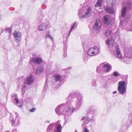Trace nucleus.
<instances>
[{
	"label": "nucleus",
	"instance_id": "obj_1",
	"mask_svg": "<svg viewBox=\"0 0 132 132\" xmlns=\"http://www.w3.org/2000/svg\"><path fill=\"white\" fill-rule=\"evenodd\" d=\"M119 46L117 45L116 46L114 50L116 52L117 57L120 60L127 64H129L132 57V47L128 48L124 52L125 56L123 57L120 52V50L119 48Z\"/></svg>",
	"mask_w": 132,
	"mask_h": 132
},
{
	"label": "nucleus",
	"instance_id": "obj_2",
	"mask_svg": "<svg viewBox=\"0 0 132 132\" xmlns=\"http://www.w3.org/2000/svg\"><path fill=\"white\" fill-rule=\"evenodd\" d=\"M118 90L119 93L123 94L126 91L125 82L124 81H120L118 82Z\"/></svg>",
	"mask_w": 132,
	"mask_h": 132
},
{
	"label": "nucleus",
	"instance_id": "obj_3",
	"mask_svg": "<svg viewBox=\"0 0 132 132\" xmlns=\"http://www.w3.org/2000/svg\"><path fill=\"white\" fill-rule=\"evenodd\" d=\"M15 118H14L13 116L11 115L10 116V120L12 123V125L14 126L15 122V120H16V125L18 126L20 123V119L19 116V114L17 113H15Z\"/></svg>",
	"mask_w": 132,
	"mask_h": 132
},
{
	"label": "nucleus",
	"instance_id": "obj_4",
	"mask_svg": "<svg viewBox=\"0 0 132 132\" xmlns=\"http://www.w3.org/2000/svg\"><path fill=\"white\" fill-rule=\"evenodd\" d=\"M65 107L64 104L58 106L55 109L56 113L58 115L60 114H66V110H65Z\"/></svg>",
	"mask_w": 132,
	"mask_h": 132
},
{
	"label": "nucleus",
	"instance_id": "obj_5",
	"mask_svg": "<svg viewBox=\"0 0 132 132\" xmlns=\"http://www.w3.org/2000/svg\"><path fill=\"white\" fill-rule=\"evenodd\" d=\"M126 4L127 6L126 7L123 6L122 9L121 16L123 18H124L126 15L127 8L128 9H130L131 7V3L130 1L127 2Z\"/></svg>",
	"mask_w": 132,
	"mask_h": 132
},
{
	"label": "nucleus",
	"instance_id": "obj_6",
	"mask_svg": "<svg viewBox=\"0 0 132 132\" xmlns=\"http://www.w3.org/2000/svg\"><path fill=\"white\" fill-rule=\"evenodd\" d=\"M13 36L16 42L20 41L21 39V33L19 31H15L14 33Z\"/></svg>",
	"mask_w": 132,
	"mask_h": 132
},
{
	"label": "nucleus",
	"instance_id": "obj_7",
	"mask_svg": "<svg viewBox=\"0 0 132 132\" xmlns=\"http://www.w3.org/2000/svg\"><path fill=\"white\" fill-rule=\"evenodd\" d=\"M76 96V94L74 93H72L70 94L68 98V100L69 101L68 102H66L65 106L66 107L67 105H70V103L75 100V98H75Z\"/></svg>",
	"mask_w": 132,
	"mask_h": 132
},
{
	"label": "nucleus",
	"instance_id": "obj_8",
	"mask_svg": "<svg viewBox=\"0 0 132 132\" xmlns=\"http://www.w3.org/2000/svg\"><path fill=\"white\" fill-rule=\"evenodd\" d=\"M77 99V101L76 102V108L78 109L81 105V102L83 101V97L80 94H79L78 95Z\"/></svg>",
	"mask_w": 132,
	"mask_h": 132
},
{
	"label": "nucleus",
	"instance_id": "obj_9",
	"mask_svg": "<svg viewBox=\"0 0 132 132\" xmlns=\"http://www.w3.org/2000/svg\"><path fill=\"white\" fill-rule=\"evenodd\" d=\"M113 39V37L111 36L110 38H108L106 41V43L109 48H111L113 46L114 42Z\"/></svg>",
	"mask_w": 132,
	"mask_h": 132
},
{
	"label": "nucleus",
	"instance_id": "obj_10",
	"mask_svg": "<svg viewBox=\"0 0 132 132\" xmlns=\"http://www.w3.org/2000/svg\"><path fill=\"white\" fill-rule=\"evenodd\" d=\"M104 23L107 25L109 24L111 21V19L110 16L107 15H104L103 19Z\"/></svg>",
	"mask_w": 132,
	"mask_h": 132
},
{
	"label": "nucleus",
	"instance_id": "obj_11",
	"mask_svg": "<svg viewBox=\"0 0 132 132\" xmlns=\"http://www.w3.org/2000/svg\"><path fill=\"white\" fill-rule=\"evenodd\" d=\"M34 78L32 76H30L27 78L24 81V83L29 85H31L34 82Z\"/></svg>",
	"mask_w": 132,
	"mask_h": 132
},
{
	"label": "nucleus",
	"instance_id": "obj_12",
	"mask_svg": "<svg viewBox=\"0 0 132 132\" xmlns=\"http://www.w3.org/2000/svg\"><path fill=\"white\" fill-rule=\"evenodd\" d=\"M104 8L106 12L110 14H112L114 12V10L112 7L106 6L104 7Z\"/></svg>",
	"mask_w": 132,
	"mask_h": 132
},
{
	"label": "nucleus",
	"instance_id": "obj_13",
	"mask_svg": "<svg viewBox=\"0 0 132 132\" xmlns=\"http://www.w3.org/2000/svg\"><path fill=\"white\" fill-rule=\"evenodd\" d=\"M101 26V24L100 22V20L97 19L95 22L94 24L93 27L94 29L98 30L99 29Z\"/></svg>",
	"mask_w": 132,
	"mask_h": 132
},
{
	"label": "nucleus",
	"instance_id": "obj_14",
	"mask_svg": "<svg viewBox=\"0 0 132 132\" xmlns=\"http://www.w3.org/2000/svg\"><path fill=\"white\" fill-rule=\"evenodd\" d=\"M112 68L111 65L109 64H104L103 66V70L106 72H109Z\"/></svg>",
	"mask_w": 132,
	"mask_h": 132
},
{
	"label": "nucleus",
	"instance_id": "obj_15",
	"mask_svg": "<svg viewBox=\"0 0 132 132\" xmlns=\"http://www.w3.org/2000/svg\"><path fill=\"white\" fill-rule=\"evenodd\" d=\"M11 100L14 104L15 103L16 104L18 103L19 102V101L18 98V96L17 94H13L12 96Z\"/></svg>",
	"mask_w": 132,
	"mask_h": 132
},
{
	"label": "nucleus",
	"instance_id": "obj_16",
	"mask_svg": "<svg viewBox=\"0 0 132 132\" xmlns=\"http://www.w3.org/2000/svg\"><path fill=\"white\" fill-rule=\"evenodd\" d=\"M47 24L45 23H43L38 26V29L39 31H42L46 29Z\"/></svg>",
	"mask_w": 132,
	"mask_h": 132
},
{
	"label": "nucleus",
	"instance_id": "obj_17",
	"mask_svg": "<svg viewBox=\"0 0 132 132\" xmlns=\"http://www.w3.org/2000/svg\"><path fill=\"white\" fill-rule=\"evenodd\" d=\"M128 22H127L125 25V28L127 30L129 31H132V21L129 22V25H128Z\"/></svg>",
	"mask_w": 132,
	"mask_h": 132
},
{
	"label": "nucleus",
	"instance_id": "obj_18",
	"mask_svg": "<svg viewBox=\"0 0 132 132\" xmlns=\"http://www.w3.org/2000/svg\"><path fill=\"white\" fill-rule=\"evenodd\" d=\"M92 50L93 51L94 56L100 52V50L98 48L97 46H94L93 47H92Z\"/></svg>",
	"mask_w": 132,
	"mask_h": 132
},
{
	"label": "nucleus",
	"instance_id": "obj_19",
	"mask_svg": "<svg viewBox=\"0 0 132 132\" xmlns=\"http://www.w3.org/2000/svg\"><path fill=\"white\" fill-rule=\"evenodd\" d=\"M55 125V123H52L50 124L48 127L47 132H53V127Z\"/></svg>",
	"mask_w": 132,
	"mask_h": 132
},
{
	"label": "nucleus",
	"instance_id": "obj_20",
	"mask_svg": "<svg viewBox=\"0 0 132 132\" xmlns=\"http://www.w3.org/2000/svg\"><path fill=\"white\" fill-rule=\"evenodd\" d=\"M92 11L90 7H88L87 9L85 15L87 17L91 16L92 15Z\"/></svg>",
	"mask_w": 132,
	"mask_h": 132
},
{
	"label": "nucleus",
	"instance_id": "obj_21",
	"mask_svg": "<svg viewBox=\"0 0 132 132\" xmlns=\"http://www.w3.org/2000/svg\"><path fill=\"white\" fill-rule=\"evenodd\" d=\"M75 110V109L73 107L68 106L67 109L66 110V113L68 114H70L73 112Z\"/></svg>",
	"mask_w": 132,
	"mask_h": 132
},
{
	"label": "nucleus",
	"instance_id": "obj_22",
	"mask_svg": "<svg viewBox=\"0 0 132 132\" xmlns=\"http://www.w3.org/2000/svg\"><path fill=\"white\" fill-rule=\"evenodd\" d=\"M42 59L39 58H36L32 60V61L36 64H40L42 61Z\"/></svg>",
	"mask_w": 132,
	"mask_h": 132
},
{
	"label": "nucleus",
	"instance_id": "obj_23",
	"mask_svg": "<svg viewBox=\"0 0 132 132\" xmlns=\"http://www.w3.org/2000/svg\"><path fill=\"white\" fill-rule=\"evenodd\" d=\"M54 77L55 78V81L56 82L57 81H61L62 80L61 76L59 75H55L54 76Z\"/></svg>",
	"mask_w": 132,
	"mask_h": 132
},
{
	"label": "nucleus",
	"instance_id": "obj_24",
	"mask_svg": "<svg viewBox=\"0 0 132 132\" xmlns=\"http://www.w3.org/2000/svg\"><path fill=\"white\" fill-rule=\"evenodd\" d=\"M89 55L87 53H84L83 55V58L85 61L87 60L89 58Z\"/></svg>",
	"mask_w": 132,
	"mask_h": 132
},
{
	"label": "nucleus",
	"instance_id": "obj_25",
	"mask_svg": "<svg viewBox=\"0 0 132 132\" xmlns=\"http://www.w3.org/2000/svg\"><path fill=\"white\" fill-rule=\"evenodd\" d=\"M44 70V69L41 67L39 68L36 71V73L40 74L43 72Z\"/></svg>",
	"mask_w": 132,
	"mask_h": 132
},
{
	"label": "nucleus",
	"instance_id": "obj_26",
	"mask_svg": "<svg viewBox=\"0 0 132 132\" xmlns=\"http://www.w3.org/2000/svg\"><path fill=\"white\" fill-rule=\"evenodd\" d=\"M103 64H101L97 68L96 72H97L99 73L100 72L101 69L102 67L103 68Z\"/></svg>",
	"mask_w": 132,
	"mask_h": 132
},
{
	"label": "nucleus",
	"instance_id": "obj_27",
	"mask_svg": "<svg viewBox=\"0 0 132 132\" xmlns=\"http://www.w3.org/2000/svg\"><path fill=\"white\" fill-rule=\"evenodd\" d=\"M92 49H93L92 48H91L88 51L87 53L88 54V55H89V56H94V53H93V51L92 50Z\"/></svg>",
	"mask_w": 132,
	"mask_h": 132
},
{
	"label": "nucleus",
	"instance_id": "obj_28",
	"mask_svg": "<svg viewBox=\"0 0 132 132\" xmlns=\"http://www.w3.org/2000/svg\"><path fill=\"white\" fill-rule=\"evenodd\" d=\"M112 33L111 31L110 30H107L105 31V35L107 37H109Z\"/></svg>",
	"mask_w": 132,
	"mask_h": 132
},
{
	"label": "nucleus",
	"instance_id": "obj_29",
	"mask_svg": "<svg viewBox=\"0 0 132 132\" xmlns=\"http://www.w3.org/2000/svg\"><path fill=\"white\" fill-rule=\"evenodd\" d=\"M46 37L47 38H48L50 39H51L52 41H53V39L51 36L49 34V31H48L46 34Z\"/></svg>",
	"mask_w": 132,
	"mask_h": 132
},
{
	"label": "nucleus",
	"instance_id": "obj_30",
	"mask_svg": "<svg viewBox=\"0 0 132 132\" xmlns=\"http://www.w3.org/2000/svg\"><path fill=\"white\" fill-rule=\"evenodd\" d=\"M62 126L60 124H59L57 128V131L58 132H61Z\"/></svg>",
	"mask_w": 132,
	"mask_h": 132
},
{
	"label": "nucleus",
	"instance_id": "obj_31",
	"mask_svg": "<svg viewBox=\"0 0 132 132\" xmlns=\"http://www.w3.org/2000/svg\"><path fill=\"white\" fill-rule=\"evenodd\" d=\"M78 15H81L83 12V10L82 8H81L78 10Z\"/></svg>",
	"mask_w": 132,
	"mask_h": 132
},
{
	"label": "nucleus",
	"instance_id": "obj_32",
	"mask_svg": "<svg viewBox=\"0 0 132 132\" xmlns=\"http://www.w3.org/2000/svg\"><path fill=\"white\" fill-rule=\"evenodd\" d=\"M79 18L81 20H82L84 18H85L87 17L85 15H84L82 16H81V15H79Z\"/></svg>",
	"mask_w": 132,
	"mask_h": 132
},
{
	"label": "nucleus",
	"instance_id": "obj_33",
	"mask_svg": "<svg viewBox=\"0 0 132 132\" xmlns=\"http://www.w3.org/2000/svg\"><path fill=\"white\" fill-rule=\"evenodd\" d=\"M113 75L115 76V77H117V76H119L120 75V74L118 73L117 72H114Z\"/></svg>",
	"mask_w": 132,
	"mask_h": 132
},
{
	"label": "nucleus",
	"instance_id": "obj_34",
	"mask_svg": "<svg viewBox=\"0 0 132 132\" xmlns=\"http://www.w3.org/2000/svg\"><path fill=\"white\" fill-rule=\"evenodd\" d=\"M113 0H107V3L108 5H110L111 4L112 5L113 4Z\"/></svg>",
	"mask_w": 132,
	"mask_h": 132
},
{
	"label": "nucleus",
	"instance_id": "obj_35",
	"mask_svg": "<svg viewBox=\"0 0 132 132\" xmlns=\"http://www.w3.org/2000/svg\"><path fill=\"white\" fill-rule=\"evenodd\" d=\"M36 109V108H33L30 110V112H33Z\"/></svg>",
	"mask_w": 132,
	"mask_h": 132
},
{
	"label": "nucleus",
	"instance_id": "obj_36",
	"mask_svg": "<svg viewBox=\"0 0 132 132\" xmlns=\"http://www.w3.org/2000/svg\"><path fill=\"white\" fill-rule=\"evenodd\" d=\"M89 112H88L87 113V115L88 116H87V119H89L90 120L91 119H92L93 118V116H92V117H90L89 116Z\"/></svg>",
	"mask_w": 132,
	"mask_h": 132
},
{
	"label": "nucleus",
	"instance_id": "obj_37",
	"mask_svg": "<svg viewBox=\"0 0 132 132\" xmlns=\"http://www.w3.org/2000/svg\"><path fill=\"white\" fill-rule=\"evenodd\" d=\"M12 132H18L17 129L15 128L13 129H12Z\"/></svg>",
	"mask_w": 132,
	"mask_h": 132
},
{
	"label": "nucleus",
	"instance_id": "obj_38",
	"mask_svg": "<svg viewBox=\"0 0 132 132\" xmlns=\"http://www.w3.org/2000/svg\"><path fill=\"white\" fill-rule=\"evenodd\" d=\"M74 26H72V27H71V29L70 30V32L69 33V35H70L71 32L72 31V29L74 28Z\"/></svg>",
	"mask_w": 132,
	"mask_h": 132
},
{
	"label": "nucleus",
	"instance_id": "obj_39",
	"mask_svg": "<svg viewBox=\"0 0 132 132\" xmlns=\"http://www.w3.org/2000/svg\"><path fill=\"white\" fill-rule=\"evenodd\" d=\"M24 89H25V88L24 87L22 88V93L23 94H24V93L25 92V91L24 90Z\"/></svg>",
	"mask_w": 132,
	"mask_h": 132
},
{
	"label": "nucleus",
	"instance_id": "obj_40",
	"mask_svg": "<svg viewBox=\"0 0 132 132\" xmlns=\"http://www.w3.org/2000/svg\"><path fill=\"white\" fill-rule=\"evenodd\" d=\"M83 132H89V130L85 128Z\"/></svg>",
	"mask_w": 132,
	"mask_h": 132
},
{
	"label": "nucleus",
	"instance_id": "obj_41",
	"mask_svg": "<svg viewBox=\"0 0 132 132\" xmlns=\"http://www.w3.org/2000/svg\"><path fill=\"white\" fill-rule=\"evenodd\" d=\"M7 30L10 31V33L11 34V29L9 28L7 29Z\"/></svg>",
	"mask_w": 132,
	"mask_h": 132
},
{
	"label": "nucleus",
	"instance_id": "obj_42",
	"mask_svg": "<svg viewBox=\"0 0 132 132\" xmlns=\"http://www.w3.org/2000/svg\"><path fill=\"white\" fill-rule=\"evenodd\" d=\"M130 117L131 118V122L132 124V113L131 114Z\"/></svg>",
	"mask_w": 132,
	"mask_h": 132
},
{
	"label": "nucleus",
	"instance_id": "obj_43",
	"mask_svg": "<svg viewBox=\"0 0 132 132\" xmlns=\"http://www.w3.org/2000/svg\"><path fill=\"white\" fill-rule=\"evenodd\" d=\"M46 82H47V79H46V82H45V84L44 85L45 87H47V84L46 83Z\"/></svg>",
	"mask_w": 132,
	"mask_h": 132
},
{
	"label": "nucleus",
	"instance_id": "obj_44",
	"mask_svg": "<svg viewBox=\"0 0 132 132\" xmlns=\"http://www.w3.org/2000/svg\"><path fill=\"white\" fill-rule=\"evenodd\" d=\"M76 22H75L73 24L72 26L74 27L76 25Z\"/></svg>",
	"mask_w": 132,
	"mask_h": 132
},
{
	"label": "nucleus",
	"instance_id": "obj_45",
	"mask_svg": "<svg viewBox=\"0 0 132 132\" xmlns=\"http://www.w3.org/2000/svg\"><path fill=\"white\" fill-rule=\"evenodd\" d=\"M45 122L49 123H50V121L49 120H46V121H45Z\"/></svg>",
	"mask_w": 132,
	"mask_h": 132
},
{
	"label": "nucleus",
	"instance_id": "obj_46",
	"mask_svg": "<svg viewBox=\"0 0 132 132\" xmlns=\"http://www.w3.org/2000/svg\"><path fill=\"white\" fill-rule=\"evenodd\" d=\"M92 85H93V86H94L95 85V82H92Z\"/></svg>",
	"mask_w": 132,
	"mask_h": 132
},
{
	"label": "nucleus",
	"instance_id": "obj_47",
	"mask_svg": "<svg viewBox=\"0 0 132 132\" xmlns=\"http://www.w3.org/2000/svg\"><path fill=\"white\" fill-rule=\"evenodd\" d=\"M120 25H122V22H120Z\"/></svg>",
	"mask_w": 132,
	"mask_h": 132
},
{
	"label": "nucleus",
	"instance_id": "obj_48",
	"mask_svg": "<svg viewBox=\"0 0 132 132\" xmlns=\"http://www.w3.org/2000/svg\"><path fill=\"white\" fill-rule=\"evenodd\" d=\"M117 93V91H115L113 92V94H115Z\"/></svg>",
	"mask_w": 132,
	"mask_h": 132
},
{
	"label": "nucleus",
	"instance_id": "obj_49",
	"mask_svg": "<svg viewBox=\"0 0 132 132\" xmlns=\"http://www.w3.org/2000/svg\"><path fill=\"white\" fill-rule=\"evenodd\" d=\"M5 132H10V131L8 130L5 131Z\"/></svg>",
	"mask_w": 132,
	"mask_h": 132
},
{
	"label": "nucleus",
	"instance_id": "obj_50",
	"mask_svg": "<svg viewBox=\"0 0 132 132\" xmlns=\"http://www.w3.org/2000/svg\"><path fill=\"white\" fill-rule=\"evenodd\" d=\"M84 118L83 117L82 118L81 120H84Z\"/></svg>",
	"mask_w": 132,
	"mask_h": 132
},
{
	"label": "nucleus",
	"instance_id": "obj_51",
	"mask_svg": "<svg viewBox=\"0 0 132 132\" xmlns=\"http://www.w3.org/2000/svg\"><path fill=\"white\" fill-rule=\"evenodd\" d=\"M75 132H78L76 130H75Z\"/></svg>",
	"mask_w": 132,
	"mask_h": 132
},
{
	"label": "nucleus",
	"instance_id": "obj_52",
	"mask_svg": "<svg viewBox=\"0 0 132 132\" xmlns=\"http://www.w3.org/2000/svg\"><path fill=\"white\" fill-rule=\"evenodd\" d=\"M59 122V121H57V123H58Z\"/></svg>",
	"mask_w": 132,
	"mask_h": 132
}]
</instances>
